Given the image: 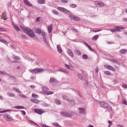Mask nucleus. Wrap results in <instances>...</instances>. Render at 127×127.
I'll return each mask as SVG.
<instances>
[{"label": "nucleus", "mask_w": 127, "mask_h": 127, "mask_svg": "<svg viewBox=\"0 0 127 127\" xmlns=\"http://www.w3.org/2000/svg\"><path fill=\"white\" fill-rule=\"evenodd\" d=\"M26 33L31 37H34L35 35L34 33L30 28L27 27L25 29Z\"/></svg>", "instance_id": "nucleus-1"}, {"label": "nucleus", "mask_w": 127, "mask_h": 127, "mask_svg": "<svg viewBox=\"0 0 127 127\" xmlns=\"http://www.w3.org/2000/svg\"><path fill=\"white\" fill-rule=\"evenodd\" d=\"M30 72L33 74H37L38 73L43 72L44 71V69L42 68H35L32 70H29Z\"/></svg>", "instance_id": "nucleus-2"}, {"label": "nucleus", "mask_w": 127, "mask_h": 127, "mask_svg": "<svg viewBox=\"0 0 127 127\" xmlns=\"http://www.w3.org/2000/svg\"><path fill=\"white\" fill-rule=\"evenodd\" d=\"M42 93L44 94L49 95L53 94V92L50 91H48L49 90L48 88L46 87H43L42 88Z\"/></svg>", "instance_id": "nucleus-3"}, {"label": "nucleus", "mask_w": 127, "mask_h": 127, "mask_svg": "<svg viewBox=\"0 0 127 127\" xmlns=\"http://www.w3.org/2000/svg\"><path fill=\"white\" fill-rule=\"evenodd\" d=\"M69 17L71 19L74 21H79L81 20L77 16L72 14H70L69 15Z\"/></svg>", "instance_id": "nucleus-4"}, {"label": "nucleus", "mask_w": 127, "mask_h": 127, "mask_svg": "<svg viewBox=\"0 0 127 127\" xmlns=\"http://www.w3.org/2000/svg\"><path fill=\"white\" fill-rule=\"evenodd\" d=\"M57 8L59 10L67 14H69L70 13L69 11L64 8L61 7H58Z\"/></svg>", "instance_id": "nucleus-5"}, {"label": "nucleus", "mask_w": 127, "mask_h": 127, "mask_svg": "<svg viewBox=\"0 0 127 127\" xmlns=\"http://www.w3.org/2000/svg\"><path fill=\"white\" fill-rule=\"evenodd\" d=\"M115 28V29H111L110 30V31L113 32H115L117 31L120 32L121 31V29H125L123 27H116Z\"/></svg>", "instance_id": "nucleus-6"}, {"label": "nucleus", "mask_w": 127, "mask_h": 127, "mask_svg": "<svg viewBox=\"0 0 127 127\" xmlns=\"http://www.w3.org/2000/svg\"><path fill=\"white\" fill-rule=\"evenodd\" d=\"M3 118L6 121H11L13 120L10 115L8 114H4L3 115Z\"/></svg>", "instance_id": "nucleus-7"}, {"label": "nucleus", "mask_w": 127, "mask_h": 127, "mask_svg": "<svg viewBox=\"0 0 127 127\" xmlns=\"http://www.w3.org/2000/svg\"><path fill=\"white\" fill-rule=\"evenodd\" d=\"M94 2L95 4L99 7H102L105 5V4L103 2L100 1H96Z\"/></svg>", "instance_id": "nucleus-8"}, {"label": "nucleus", "mask_w": 127, "mask_h": 127, "mask_svg": "<svg viewBox=\"0 0 127 127\" xmlns=\"http://www.w3.org/2000/svg\"><path fill=\"white\" fill-rule=\"evenodd\" d=\"M104 67L106 68H107L109 70L113 71H115V69L113 67L108 65H104Z\"/></svg>", "instance_id": "nucleus-9"}, {"label": "nucleus", "mask_w": 127, "mask_h": 127, "mask_svg": "<svg viewBox=\"0 0 127 127\" xmlns=\"http://www.w3.org/2000/svg\"><path fill=\"white\" fill-rule=\"evenodd\" d=\"M61 114L62 116H63L69 117L72 116V114L71 113L66 112H61Z\"/></svg>", "instance_id": "nucleus-10"}, {"label": "nucleus", "mask_w": 127, "mask_h": 127, "mask_svg": "<svg viewBox=\"0 0 127 127\" xmlns=\"http://www.w3.org/2000/svg\"><path fill=\"white\" fill-rule=\"evenodd\" d=\"M34 112L35 113H37L39 114H41L42 113L44 112L42 110L38 109L35 108L34 109Z\"/></svg>", "instance_id": "nucleus-11"}, {"label": "nucleus", "mask_w": 127, "mask_h": 127, "mask_svg": "<svg viewBox=\"0 0 127 127\" xmlns=\"http://www.w3.org/2000/svg\"><path fill=\"white\" fill-rule=\"evenodd\" d=\"M24 2L26 5L28 6L31 7L32 6V4L28 0H24Z\"/></svg>", "instance_id": "nucleus-12"}, {"label": "nucleus", "mask_w": 127, "mask_h": 127, "mask_svg": "<svg viewBox=\"0 0 127 127\" xmlns=\"http://www.w3.org/2000/svg\"><path fill=\"white\" fill-rule=\"evenodd\" d=\"M67 52L68 55L72 58L74 57V54L72 51L70 49H68L67 50Z\"/></svg>", "instance_id": "nucleus-13"}, {"label": "nucleus", "mask_w": 127, "mask_h": 127, "mask_svg": "<svg viewBox=\"0 0 127 127\" xmlns=\"http://www.w3.org/2000/svg\"><path fill=\"white\" fill-rule=\"evenodd\" d=\"M53 26V25L52 24H50L48 27V33H50L52 32V30Z\"/></svg>", "instance_id": "nucleus-14"}, {"label": "nucleus", "mask_w": 127, "mask_h": 127, "mask_svg": "<svg viewBox=\"0 0 127 127\" xmlns=\"http://www.w3.org/2000/svg\"><path fill=\"white\" fill-rule=\"evenodd\" d=\"M5 12H3L2 13V18L4 20H6L7 19V15Z\"/></svg>", "instance_id": "nucleus-15"}, {"label": "nucleus", "mask_w": 127, "mask_h": 127, "mask_svg": "<svg viewBox=\"0 0 127 127\" xmlns=\"http://www.w3.org/2000/svg\"><path fill=\"white\" fill-rule=\"evenodd\" d=\"M119 52L121 54H125L127 52V49H123L120 50Z\"/></svg>", "instance_id": "nucleus-16"}, {"label": "nucleus", "mask_w": 127, "mask_h": 127, "mask_svg": "<svg viewBox=\"0 0 127 127\" xmlns=\"http://www.w3.org/2000/svg\"><path fill=\"white\" fill-rule=\"evenodd\" d=\"M79 109L80 113L83 114H85V111L84 109L79 108Z\"/></svg>", "instance_id": "nucleus-17"}, {"label": "nucleus", "mask_w": 127, "mask_h": 127, "mask_svg": "<svg viewBox=\"0 0 127 127\" xmlns=\"http://www.w3.org/2000/svg\"><path fill=\"white\" fill-rule=\"evenodd\" d=\"M31 100L32 102L36 104H38L40 102L39 100L35 99H31Z\"/></svg>", "instance_id": "nucleus-18"}, {"label": "nucleus", "mask_w": 127, "mask_h": 127, "mask_svg": "<svg viewBox=\"0 0 127 127\" xmlns=\"http://www.w3.org/2000/svg\"><path fill=\"white\" fill-rule=\"evenodd\" d=\"M63 98L69 102H72L73 100L72 99H69L68 98V97L67 96L64 95L63 96Z\"/></svg>", "instance_id": "nucleus-19"}, {"label": "nucleus", "mask_w": 127, "mask_h": 127, "mask_svg": "<svg viewBox=\"0 0 127 127\" xmlns=\"http://www.w3.org/2000/svg\"><path fill=\"white\" fill-rule=\"evenodd\" d=\"M97 102L98 103H99V104L100 105H101L104 108V106H105L106 105V104H107L105 103L103 101H99L97 100Z\"/></svg>", "instance_id": "nucleus-20"}, {"label": "nucleus", "mask_w": 127, "mask_h": 127, "mask_svg": "<svg viewBox=\"0 0 127 127\" xmlns=\"http://www.w3.org/2000/svg\"><path fill=\"white\" fill-rule=\"evenodd\" d=\"M74 53L77 55L80 56L81 55L80 51L79 50L77 49H76L74 50Z\"/></svg>", "instance_id": "nucleus-21"}, {"label": "nucleus", "mask_w": 127, "mask_h": 127, "mask_svg": "<svg viewBox=\"0 0 127 127\" xmlns=\"http://www.w3.org/2000/svg\"><path fill=\"white\" fill-rule=\"evenodd\" d=\"M12 25L14 28L17 31H19L20 30V28L17 25H15L14 23H13Z\"/></svg>", "instance_id": "nucleus-22"}, {"label": "nucleus", "mask_w": 127, "mask_h": 127, "mask_svg": "<svg viewBox=\"0 0 127 127\" xmlns=\"http://www.w3.org/2000/svg\"><path fill=\"white\" fill-rule=\"evenodd\" d=\"M84 44L87 47L89 48V49L91 51L93 52L94 51V50L92 49L90 47L89 45L87 43L84 42Z\"/></svg>", "instance_id": "nucleus-23"}, {"label": "nucleus", "mask_w": 127, "mask_h": 127, "mask_svg": "<svg viewBox=\"0 0 127 127\" xmlns=\"http://www.w3.org/2000/svg\"><path fill=\"white\" fill-rule=\"evenodd\" d=\"M57 81L55 80V79L53 77H51L50 78V83H57Z\"/></svg>", "instance_id": "nucleus-24"}, {"label": "nucleus", "mask_w": 127, "mask_h": 127, "mask_svg": "<svg viewBox=\"0 0 127 127\" xmlns=\"http://www.w3.org/2000/svg\"><path fill=\"white\" fill-rule=\"evenodd\" d=\"M57 48L58 52L60 53H61L62 52V50L60 45H57Z\"/></svg>", "instance_id": "nucleus-25"}, {"label": "nucleus", "mask_w": 127, "mask_h": 127, "mask_svg": "<svg viewBox=\"0 0 127 127\" xmlns=\"http://www.w3.org/2000/svg\"><path fill=\"white\" fill-rule=\"evenodd\" d=\"M77 75H78V77L79 79H80V80H84V78L83 76H82V75L81 74H80L78 73Z\"/></svg>", "instance_id": "nucleus-26"}, {"label": "nucleus", "mask_w": 127, "mask_h": 127, "mask_svg": "<svg viewBox=\"0 0 127 127\" xmlns=\"http://www.w3.org/2000/svg\"><path fill=\"white\" fill-rule=\"evenodd\" d=\"M104 108L109 109L110 110H112L111 107L110 106H109L107 104H106L105 106H104Z\"/></svg>", "instance_id": "nucleus-27"}, {"label": "nucleus", "mask_w": 127, "mask_h": 127, "mask_svg": "<svg viewBox=\"0 0 127 127\" xmlns=\"http://www.w3.org/2000/svg\"><path fill=\"white\" fill-rule=\"evenodd\" d=\"M45 0H38L37 1V3L40 4H44L45 2Z\"/></svg>", "instance_id": "nucleus-28"}, {"label": "nucleus", "mask_w": 127, "mask_h": 127, "mask_svg": "<svg viewBox=\"0 0 127 127\" xmlns=\"http://www.w3.org/2000/svg\"><path fill=\"white\" fill-rule=\"evenodd\" d=\"M14 108L17 109H23L24 108V107L20 106H16L14 107Z\"/></svg>", "instance_id": "nucleus-29"}, {"label": "nucleus", "mask_w": 127, "mask_h": 127, "mask_svg": "<svg viewBox=\"0 0 127 127\" xmlns=\"http://www.w3.org/2000/svg\"><path fill=\"white\" fill-rule=\"evenodd\" d=\"M104 73L106 75L109 76H112L113 75V74L112 73L108 71H105Z\"/></svg>", "instance_id": "nucleus-30"}, {"label": "nucleus", "mask_w": 127, "mask_h": 127, "mask_svg": "<svg viewBox=\"0 0 127 127\" xmlns=\"http://www.w3.org/2000/svg\"><path fill=\"white\" fill-rule=\"evenodd\" d=\"M7 94L9 96L14 97L15 96L14 95L10 92H8Z\"/></svg>", "instance_id": "nucleus-31"}, {"label": "nucleus", "mask_w": 127, "mask_h": 127, "mask_svg": "<svg viewBox=\"0 0 127 127\" xmlns=\"http://www.w3.org/2000/svg\"><path fill=\"white\" fill-rule=\"evenodd\" d=\"M99 35H95L92 38V39L93 40L95 41L98 38Z\"/></svg>", "instance_id": "nucleus-32"}, {"label": "nucleus", "mask_w": 127, "mask_h": 127, "mask_svg": "<svg viewBox=\"0 0 127 127\" xmlns=\"http://www.w3.org/2000/svg\"><path fill=\"white\" fill-rule=\"evenodd\" d=\"M110 62H113V63H115L116 64H119V62L117 61L116 60H114V59H110Z\"/></svg>", "instance_id": "nucleus-33"}, {"label": "nucleus", "mask_w": 127, "mask_h": 127, "mask_svg": "<svg viewBox=\"0 0 127 127\" xmlns=\"http://www.w3.org/2000/svg\"><path fill=\"white\" fill-rule=\"evenodd\" d=\"M60 71H62L66 73H67L68 72V71L65 69L62 68H60Z\"/></svg>", "instance_id": "nucleus-34"}, {"label": "nucleus", "mask_w": 127, "mask_h": 127, "mask_svg": "<svg viewBox=\"0 0 127 127\" xmlns=\"http://www.w3.org/2000/svg\"><path fill=\"white\" fill-rule=\"evenodd\" d=\"M0 41L5 43L6 44H8V42L7 41L3 39H0Z\"/></svg>", "instance_id": "nucleus-35"}, {"label": "nucleus", "mask_w": 127, "mask_h": 127, "mask_svg": "<svg viewBox=\"0 0 127 127\" xmlns=\"http://www.w3.org/2000/svg\"><path fill=\"white\" fill-rule=\"evenodd\" d=\"M55 103L58 105H60L61 104L60 101L59 100L57 99H56L55 100Z\"/></svg>", "instance_id": "nucleus-36"}, {"label": "nucleus", "mask_w": 127, "mask_h": 127, "mask_svg": "<svg viewBox=\"0 0 127 127\" xmlns=\"http://www.w3.org/2000/svg\"><path fill=\"white\" fill-rule=\"evenodd\" d=\"M82 58L85 60H87L88 58V56L86 54H83L82 56Z\"/></svg>", "instance_id": "nucleus-37"}, {"label": "nucleus", "mask_w": 127, "mask_h": 127, "mask_svg": "<svg viewBox=\"0 0 127 127\" xmlns=\"http://www.w3.org/2000/svg\"><path fill=\"white\" fill-rule=\"evenodd\" d=\"M69 6L72 8H76L77 7V5L75 4H71L69 5Z\"/></svg>", "instance_id": "nucleus-38"}, {"label": "nucleus", "mask_w": 127, "mask_h": 127, "mask_svg": "<svg viewBox=\"0 0 127 127\" xmlns=\"http://www.w3.org/2000/svg\"><path fill=\"white\" fill-rule=\"evenodd\" d=\"M32 97L33 98H37L38 97V95H36L35 93H33L32 94Z\"/></svg>", "instance_id": "nucleus-39"}, {"label": "nucleus", "mask_w": 127, "mask_h": 127, "mask_svg": "<svg viewBox=\"0 0 127 127\" xmlns=\"http://www.w3.org/2000/svg\"><path fill=\"white\" fill-rule=\"evenodd\" d=\"M52 12L53 13L57 15L58 14V12L57 11L55 10H52Z\"/></svg>", "instance_id": "nucleus-40"}, {"label": "nucleus", "mask_w": 127, "mask_h": 127, "mask_svg": "<svg viewBox=\"0 0 127 127\" xmlns=\"http://www.w3.org/2000/svg\"><path fill=\"white\" fill-rule=\"evenodd\" d=\"M13 59L18 60H19L20 59V58L17 57L16 56H13Z\"/></svg>", "instance_id": "nucleus-41"}, {"label": "nucleus", "mask_w": 127, "mask_h": 127, "mask_svg": "<svg viewBox=\"0 0 127 127\" xmlns=\"http://www.w3.org/2000/svg\"><path fill=\"white\" fill-rule=\"evenodd\" d=\"M43 39L44 40L45 43L47 44H48V41L47 40L46 37H44Z\"/></svg>", "instance_id": "nucleus-42"}, {"label": "nucleus", "mask_w": 127, "mask_h": 127, "mask_svg": "<svg viewBox=\"0 0 127 127\" xmlns=\"http://www.w3.org/2000/svg\"><path fill=\"white\" fill-rule=\"evenodd\" d=\"M0 74L2 75H6L7 74L4 71H0Z\"/></svg>", "instance_id": "nucleus-43"}, {"label": "nucleus", "mask_w": 127, "mask_h": 127, "mask_svg": "<svg viewBox=\"0 0 127 127\" xmlns=\"http://www.w3.org/2000/svg\"><path fill=\"white\" fill-rule=\"evenodd\" d=\"M14 90L17 93L20 94L21 93V92L18 89L14 88Z\"/></svg>", "instance_id": "nucleus-44"}, {"label": "nucleus", "mask_w": 127, "mask_h": 127, "mask_svg": "<svg viewBox=\"0 0 127 127\" xmlns=\"http://www.w3.org/2000/svg\"><path fill=\"white\" fill-rule=\"evenodd\" d=\"M122 103L126 105H127V102L126 100L124 99H123L122 101Z\"/></svg>", "instance_id": "nucleus-45"}, {"label": "nucleus", "mask_w": 127, "mask_h": 127, "mask_svg": "<svg viewBox=\"0 0 127 127\" xmlns=\"http://www.w3.org/2000/svg\"><path fill=\"white\" fill-rule=\"evenodd\" d=\"M64 66L66 68L68 69H69L70 68V66L67 64H65Z\"/></svg>", "instance_id": "nucleus-46"}, {"label": "nucleus", "mask_w": 127, "mask_h": 127, "mask_svg": "<svg viewBox=\"0 0 127 127\" xmlns=\"http://www.w3.org/2000/svg\"><path fill=\"white\" fill-rule=\"evenodd\" d=\"M41 33L42 36L43 37V38H44V37H46V36H45V32H42Z\"/></svg>", "instance_id": "nucleus-47"}, {"label": "nucleus", "mask_w": 127, "mask_h": 127, "mask_svg": "<svg viewBox=\"0 0 127 127\" xmlns=\"http://www.w3.org/2000/svg\"><path fill=\"white\" fill-rule=\"evenodd\" d=\"M53 125H54L58 127H59L60 126V125L58 124V123H53Z\"/></svg>", "instance_id": "nucleus-48"}, {"label": "nucleus", "mask_w": 127, "mask_h": 127, "mask_svg": "<svg viewBox=\"0 0 127 127\" xmlns=\"http://www.w3.org/2000/svg\"><path fill=\"white\" fill-rule=\"evenodd\" d=\"M36 31L38 33H41L42 32L41 30L39 29H37L36 30Z\"/></svg>", "instance_id": "nucleus-49"}, {"label": "nucleus", "mask_w": 127, "mask_h": 127, "mask_svg": "<svg viewBox=\"0 0 127 127\" xmlns=\"http://www.w3.org/2000/svg\"><path fill=\"white\" fill-rule=\"evenodd\" d=\"M61 1L63 3H66L68 2V1L66 0H61Z\"/></svg>", "instance_id": "nucleus-50"}, {"label": "nucleus", "mask_w": 127, "mask_h": 127, "mask_svg": "<svg viewBox=\"0 0 127 127\" xmlns=\"http://www.w3.org/2000/svg\"><path fill=\"white\" fill-rule=\"evenodd\" d=\"M11 2H8L7 3L8 7H9L11 6Z\"/></svg>", "instance_id": "nucleus-51"}, {"label": "nucleus", "mask_w": 127, "mask_h": 127, "mask_svg": "<svg viewBox=\"0 0 127 127\" xmlns=\"http://www.w3.org/2000/svg\"><path fill=\"white\" fill-rule=\"evenodd\" d=\"M122 86L124 88H127V85L125 84H123L122 85Z\"/></svg>", "instance_id": "nucleus-52"}, {"label": "nucleus", "mask_w": 127, "mask_h": 127, "mask_svg": "<svg viewBox=\"0 0 127 127\" xmlns=\"http://www.w3.org/2000/svg\"><path fill=\"white\" fill-rule=\"evenodd\" d=\"M21 112H22V114L23 115H26V113L25 111L23 110H21Z\"/></svg>", "instance_id": "nucleus-53"}, {"label": "nucleus", "mask_w": 127, "mask_h": 127, "mask_svg": "<svg viewBox=\"0 0 127 127\" xmlns=\"http://www.w3.org/2000/svg\"><path fill=\"white\" fill-rule=\"evenodd\" d=\"M31 122H32V123H33V124H34L36 125V126H39L37 124H36V123L34 122H33V121H32L31 120H29Z\"/></svg>", "instance_id": "nucleus-54"}, {"label": "nucleus", "mask_w": 127, "mask_h": 127, "mask_svg": "<svg viewBox=\"0 0 127 127\" xmlns=\"http://www.w3.org/2000/svg\"><path fill=\"white\" fill-rule=\"evenodd\" d=\"M19 96L21 97H22L23 98H25V96L24 95H23L22 94H20L19 95Z\"/></svg>", "instance_id": "nucleus-55"}, {"label": "nucleus", "mask_w": 127, "mask_h": 127, "mask_svg": "<svg viewBox=\"0 0 127 127\" xmlns=\"http://www.w3.org/2000/svg\"><path fill=\"white\" fill-rule=\"evenodd\" d=\"M98 67H96L95 69V72L96 73H98Z\"/></svg>", "instance_id": "nucleus-56"}, {"label": "nucleus", "mask_w": 127, "mask_h": 127, "mask_svg": "<svg viewBox=\"0 0 127 127\" xmlns=\"http://www.w3.org/2000/svg\"><path fill=\"white\" fill-rule=\"evenodd\" d=\"M10 78H11L12 79L15 80H16V78L15 77L11 76L10 77Z\"/></svg>", "instance_id": "nucleus-57"}, {"label": "nucleus", "mask_w": 127, "mask_h": 127, "mask_svg": "<svg viewBox=\"0 0 127 127\" xmlns=\"http://www.w3.org/2000/svg\"><path fill=\"white\" fill-rule=\"evenodd\" d=\"M42 127H50L49 126H47L46 125H43L42 126Z\"/></svg>", "instance_id": "nucleus-58"}, {"label": "nucleus", "mask_w": 127, "mask_h": 127, "mask_svg": "<svg viewBox=\"0 0 127 127\" xmlns=\"http://www.w3.org/2000/svg\"><path fill=\"white\" fill-rule=\"evenodd\" d=\"M3 28L0 27V32H2L3 31Z\"/></svg>", "instance_id": "nucleus-59"}, {"label": "nucleus", "mask_w": 127, "mask_h": 127, "mask_svg": "<svg viewBox=\"0 0 127 127\" xmlns=\"http://www.w3.org/2000/svg\"><path fill=\"white\" fill-rule=\"evenodd\" d=\"M35 87V86L34 85H31V87L32 88H34Z\"/></svg>", "instance_id": "nucleus-60"}, {"label": "nucleus", "mask_w": 127, "mask_h": 127, "mask_svg": "<svg viewBox=\"0 0 127 127\" xmlns=\"http://www.w3.org/2000/svg\"><path fill=\"white\" fill-rule=\"evenodd\" d=\"M21 37L23 39H25V38H26V37L24 35H22L21 36Z\"/></svg>", "instance_id": "nucleus-61"}, {"label": "nucleus", "mask_w": 127, "mask_h": 127, "mask_svg": "<svg viewBox=\"0 0 127 127\" xmlns=\"http://www.w3.org/2000/svg\"><path fill=\"white\" fill-rule=\"evenodd\" d=\"M73 30L76 32H78L77 30L76 29H73Z\"/></svg>", "instance_id": "nucleus-62"}, {"label": "nucleus", "mask_w": 127, "mask_h": 127, "mask_svg": "<svg viewBox=\"0 0 127 127\" xmlns=\"http://www.w3.org/2000/svg\"><path fill=\"white\" fill-rule=\"evenodd\" d=\"M3 97L1 95H0V99L3 100Z\"/></svg>", "instance_id": "nucleus-63"}, {"label": "nucleus", "mask_w": 127, "mask_h": 127, "mask_svg": "<svg viewBox=\"0 0 127 127\" xmlns=\"http://www.w3.org/2000/svg\"><path fill=\"white\" fill-rule=\"evenodd\" d=\"M123 20L124 21L127 22V18H124L123 19Z\"/></svg>", "instance_id": "nucleus-64"}]
</instances>
